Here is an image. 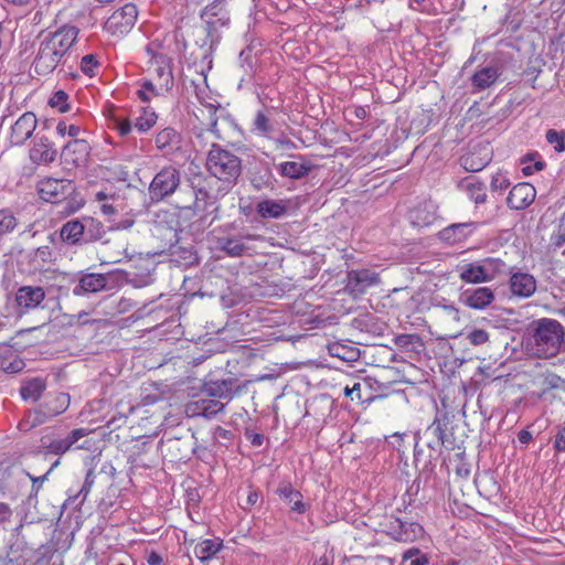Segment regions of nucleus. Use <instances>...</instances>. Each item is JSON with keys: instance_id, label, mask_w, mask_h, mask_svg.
Returning a JSON list of instances; mask_svg holds the SVG:
<instances>
[{"instance_id": "f257e3e1", "label": "nucleus", "mask_w": 565, "mask_h": 565, "mask_svg": "<svg viewBox=\"0 0 565 565\" xmlns=\"http://www.w3.org/2000/svg\"><path fill=\"white\" fill-rule=\"evenodd\" d=\"M79 30L74 25H62L54 32L42 35L33 61L35 73L49 75L68 56Z\"/></svg>"}, {"instance_id": "f03ea898", "label": "nucleus", "mask_w": 565, "mask_h": 565, "mask_svg": "<svg viewBox=\"0 0 565 565\" xmlns=\"http://www.w3.org/2000/svg\"><path fill=\"white\" fill-rule=\"evenodd\" d=\"M526 350L537 359H552L565 351V328L552 318L534 320L526 337Z\"/></svg>"}, {"instance_id": "7ed1b4c3", "label": "nucleus", "mask_w": 565, "mask_h": 565, "mask_svg": "<svg viewBox=\"0 0 565 565\" xmlns=\"http://www.w3.org/2000/svg\"><path fill=\"white\" fill-rule=\"evenodd\" d=\"M87 435L88 430L86 428H75L65 436L57 433L43 435L40 439L38 452L45 457L50 455L62 457L73 449L88 450L92 446L88 440H84L81 444L78 443Z\"/></svg>"}, {"instance_id": "20e7f679", "label": "nucleus", "mask_w": 565, "mask_h": 565, "mask_svg": "<svg viewBox=\"0 0 565 565\" xmlns=\"http://www.w3.org/2000/svg\"><path fill=\"white\" fill-rule=\"evenodd\" d=\"M505 263L497 257H487L478 262L462 263L457 266L459 279L466 284L479 285L494 280L503 273Z\"/></svg>"}, {"instance_id": "39448f33", "label": "nucleus", "mask_w": 565, "mask_h": 565, "mask_svg": "<svg viewBox=\"0 0 565 565\" xmlns=\"http://www.w3.org/2000/svg\"><path fill=\"white\" fill-rule=\"evenodd\" d=\"M206 169L218 180L231 183L239 177L242 162L233 152L213 143L207 154Z\"/></svg>"}, {"instance_id": "423d86ee", "label": "nucleus", "mask_w": 565, "mask_h": 565, "mask_svg": "<svg viewBox=\"0 0 565 565\" xmlns=\"http://www.w3.org/2000/svg\"><path fill=\"white\" fill-rule=\"evenodd\" d=\"M156 150L168 160H182L186 158L185 140L180 131L166 127L153 136Z\"/></svg>"}, {"instance_id": "0eeeda50", "label": "nucleus", "mask_w": 565, "mask_h": 565, "mask_svg": "<svg viewBox=\"0 0 565 565\" xmlns=\"http://www.w3.org/2000/svg\"><path fill=\"white\" fill-rule=\"evenodd\" d=\"M181 180L179 169L173 166L163 167L152 179L149 185L150 198L161 201L172 195L178 189Z\"/></svg>"}, {"instance_id": "6e6552de", "label": "nucleus", "mask_w": 565, "mask_h": 565, "mask_svg": "<svg viewBox=\"0 0 565 565\" xmlns=\"http://www.w3.org/2000/svg\"><path fill=\"white\" fill-rule=\"evenodd\" d=\"M194 201L191 206H186L193 211L203 224L211 225L217 218L218 203L216 198L203 188H192Z\"/></svg>"}, {"instance_id": "1a4fd4ad", "label": "nucleus", "mask_w": 565, "mask_h": 565, "mask_svg": "<svg viewBox=\"0 0 565 565\" xmlns=\"http://www.w3.org/2000/svg\"><path fill=\"white\" fill-rule=\"evenodd\" d=\"M138 18V10L134 3H127L113 14L105 22L104 29L116 36L130 32Z\"/></svg>"}, {"instance_id": "9d476101", "label": "nucleus", "mask_w": 565, "mask_h": 565, "mask_svg": "<svg viewBox=\"0 0 565 565\" xmlns=\"http://www.w3.org/2000/svg\"><path fill=\"white\" fill-rule=\"evenodd\" d=\"M380 281L379 274L371 269H352L347 274L344 289L353 298H359Z\"/></svg>"}, {"instance_id": "9b49d317", "label": "nucleus", "mask_w": 565, "mask_h": 565, "mask_svg": "<svg viewBox=\"0 0 565 565\" xmlns=\"http://www.w3.org/2000/svg\"><path fill=\"white\" fill-rule=\"evenodd\" d=\"M381 386L382 384L377 380L365 376L354 382L352 386L347 385L344 387V395L351 401L370 404L381 396L377 393Z\"/></svg>"}, {"instance_id": "f8f14e48", "label": "nucleus", "mask_w": 565, "mask_h": 565, "mask_svg": "<svg viewBox=\"0 0 565 565\" xmlns=\"http://www.w3.org/2000/svg\"><path fill=\"white\" fill-rule=\"evenodd\" d=\"M73 190L72 182L66 179L47 178L38 184L41 199L51 203L62 202Z\"/></svg>"}, {"instance_id": "ddd939ff", "label": "nucleus", "mask_w": 565, "mask_h": 565, "mask_svg": "<svg viewBox=\"0 0 565 565\" xmlns=\"http://www.w3.org/2000/svg\"><path fill=\"white\" fill-rule=\"evenodd\" d=\"M495 300V294L490 287L468 288L461 291L459 301L472 310H487Z\"/></svg>"}, {"instance_id": "4468645a", "label": "nucleus", "mask_w": 565, "mask_h": 565, "mask_svg": "<svg viewBox=\"0 0 565 565\" xmlns=\"http://www.w3.org/2000/svg\"><path fill=\"white\" fill-rule=\"evenodd\" d=\"M225 404L203 394L185 404V414L188 417L212 418L221 413Z\"/></svg>"}, {"instance_id": "2eb2a0df", "label": "nucleus", "mask_w": 565, "mask_h": 565, "mask_svg": "<svg viewBox=\"0 0 565 565\" xmlns=\"http://www.w3.org/2000/svg\"><path fill=\"white\" fill-rule=\"evenodd\" d=\"M95 482V473L92 469H89L85 476V480L79 488L68 490V497L62 505L60 520L64 516L68 511H73L76 514L79 513L78 508L86 500L88 493L92 490V487Z\"/></svg>"}, {"instance_id": "dca6fc26", "label": "nucleus", "mask_w": 565, "mask_h": 565, "mask_svg": "<svg viewBox=\"0 0 565 565\" xmlns=\"http://www.w3.org/2000/svg\"><path fill=\"white\" fill-rule=\"evenodd\" d=\"M36 117L33 113H24L11 126L9 142L11 146L23 145L36 128Z\"/></svg>"}, {"instance_id": "f3484780", "label": "nucleus", "mask_w": 565, "mask_h": 565, "mask_svg": "<svg viewBox=\"0 0 565 565\" xmlns=\"http://www.w3.org/2000/svg\"><path fill=\"white\" fill-rule=\"evenodd\" d=\"M509 289L511 295L515 298H530L536 291V279L533 275L522 270L511 273Z\"/></svg>"}, {"instance_id": "a211bd4d", "label": "nucleus", "mask_w": 565, "mask_h": 565, "mask_svg": "<svg viewBox=\"0 0 565 565\" xmlns=\"http://www.w3.org/2000/svg\"><path fill=\"white\" fill-rule=\"evenodd\" d=\"M492 160V150L489 145H478L472 151L460 158V164L466 171L478 172L484 169Z\"/></svg>"}, {"instance_id": "6ab92c4d", "label": "nucleus", "mask_w": 565, "mask_h": 565, "mask_svg": "<svg viewBox=\"0 0 565 565\" xmlns=\"http://www.w3.org/2000/svg\"><path fill=\"white\" fill-rule=\"evenodd\" d=\"M535 195L536 190L532 184L521 182L510 190L507 203L512 210H524L533 203Z\"/></svg>"}, {"instance_id": "aec40b11", "label": "nucleus", "mask_w": 565, "mask_h": 565, "mask_svg": "<svg viewBox=\"0 0 565 565\" xmlns=\"http://www.w3.org/2000/svg\"><path fill=\"white\" fill-rule=\"evenodd\" d=\"M45 298V291L38 286L20 287L15 294V301L21 312L38 308Z\"/></svg>"}, {"instance_id": "412c9836", "label": "nucleus", "mask_w": 565, "mask_h": 565, "mask_svg": "<svg viewBox=\"0 0 565 565\" xmlns=\"http://www.w3.org/2000/svg\"><path fill=\"white\" fill-rule=\"evenodd\" d=\"M237 392L236 381L225 379L204 383L202 393L218 401H231Z\"/></svg>"}, {"instance_id": "4be33fe9", "label": "nucleus", "mask_w": 565, "mask_h": 565, "mask_svg": "<svg viewBox=\"0 0 565 565\" xmlns=\"http://www.w3.org/2000/svg\"><path fill=\"white\" fill-rule=\"evenodd\" d=\"M276 493L289 507L290 511L299 514L307 511L308 505L303 502L301 492L295 489L289 481H281Z\"/></svg>"}, {"instance_id": "5701e85b", "label": "nucleus", "mask_w": 565, "mask_h": 565, "mask_svg": "<svg viewBox=\"0 0 565 565\" xmlns=\"http://www.w3.org/2000/svg\"><path fill=\"white\" fill-rule=\"evenodd\" d=\"M475 223L466 222V223H454L438 233V238L448 244L456 245L463 243L473 232Z\"/></svg>"}, {"instance_id": "b1692460", "label": "nucleus", "mask_w": 565, "mask_h": 565, "mask_svg": "<svg viewBox=\"0 0 565 565\" xmlns=\"http://www.w3.org/2000/svg\"><path fill=\"white\" fill-rule=\"evenodd\" d=\"M204 17L206 18L207 36L211 39L210 44L213 45L218 41V28L227 25L230 19L227 13L217 4L207 7L204 11Z\"/></svg>"}, {"instance_id": "393cba45", "label": "nucleus", "mask_w": 565, "mask_h": 565, "mask_svg": "<svg viewBox=\"0 0 565 565\" xmlns=\"http://www.w3.org/2000/svg\"><path fill=\"white\" fill-rule=\"evenodd\" d=\"M107 279L103 274L88 273L83 274L77 285L73 288L75 296H85L103 290L106 287Z\"/></svg>"}, {"instance_id": "a878e982", "label": "nucleus", "mask_w": 565, "mask_h": 565, "mask_svg": "<svg viewBox=\"0 0 565 565\" xmlns=\"http://www.w3.org/2000/svg\"><path fill=\"white\" fill-rule=\"evenodd\" d=\"M90 151L89 143L84 139H73L68 141L62 150V156L66 161L74 166L82 164L88 157Z\"/></svg>"}, {"instance_id": "bb28decb", "label": "nucleus", "mask_w": 565, "mask_h": 565, "mask_svg": "<svg viewBox=\"0 0 565 565\" xmlns=\"http://www.w3.org/2000/svg\"><path fill=\"white\" fill-rule=\"evenodd\" d=\"M437 205L431 201L420 203L409 213L412 224L417 227L431 225L437 220Z\"/></svg>"}, {"instance_id": "cd10ccee", "label": "nucleus", "mask_w": 565, "mask_h": 565, "mask_svg": "<svg viewBox=\"0 0 565 565\" xmlns=\"http://www.w3.org/2000/svg\"><path fill=\"white\" fill-rule=\"evenodd\" d=\"M499 68L493 65L480 66L471 76V85L475 92H482L491 87L499 78Z\"/></svg>"}, {"instance_id": "c85d7f7f", "label": "nucleus", "mask_w": 565, "mask_h": 565, "mask_svg": "<svg viewBox=\"0 0 565 565\" xmlns=\"http://www.w3.org/2000/svg\"><path fill=\"white\" fill-rule=\"evenodd\" d=\"M154 73H156V83L157 87L161 92L170 90L174 85L172 67H171V58L170 57H160V60L154 61Z\"/></svg>"}, {"instance_id": "c756f323", "label": "nucleus", "mask_w": 565, "mask_h": 565, "mask_svg": "<svg viewBox=\"0 0 565 565\" xmlns=\"http://www.w3.org/2000/svg\"><path fill=\"white\" fill-rule=\"evenodd\" d=\"M276 122L264 110H258L250 124V132L257 137L274 139Z\"/></svg>"}, {"instance_id": "7c9ffc66", "label": "nucleus", "mask_w": 565, "mask_h": 565, "mask_svg": "<svg viewBox=\"0 0 565 565\" xmlns=\"http://www.w3.org/2000/svg\"><path fill=\"white\" fill-rule=\"evenodd\" d=\"M24 366V361L11 345L0 344L1 370H3L6 373L15 374L22 371Z\"/></svg>"}, {"instance_id": "2f4dec72", "label": "nucleus", "mask_w": 565, "mask_h": 565, "mask_svg": "<svg viewBox=\"0 0 565 565\" xmlns=\"http://www.w3.org/2000/svg\"><path fill=\"white\" fill-rule=\"evenodd\" d=\"M56 150L47 138H41L30 150V160L35 164L53 162Z\"/></svg>"}, {"instance_id": "473e14b6", "label": "nucleus", "mask_w": 565, "mask_h": 565, "mask_svg": "<svg viewBox=\"0 0 565 565\" xmlns=\"http://www.w3.org/2000/svg\"><path fill=\"white\" fill-rule=\"evenodd\" d=\"M85 227L84 221L71 220L63 224L60 231V236L63 242L70 245L84 244Z\"/></svg>"}, {"instance_id": "72a5a7b5", "label": "nucleus", "mask_w": 565, "mask_h": 565, "mask_svg": "<svg viewBox=\"0 0 565 565\" xmlns=\"http://www.w3.org/2000/svg\"><path fill=\"white\" fill-rule=\"evenodd\" d=\"M275 170L281 178L301 179L310 171V166L306 162L284 161L274 164Z\"/></svg>"}, {"instance_id": "f704fd0d", "label": "nucleus", "mask_w": 565, "mask_h": 565, "mask_svg": "<svg viewBox=\"0 0 565 565\" xmlns=\"http://www.w3.org/2000/svg\"><path fill=\"white\" fill-rule=\"evenodd\" d=\"M257 213L263 218H279L287 212V205L281 200H263L256 206Z\"/></svg>"}, {"instance_id": "c9c22d12", "label": "nucleus", "mask_w": 565, "mask_h": 565, "mask_svg": "<svg viewBox=\"0 0 565 565\" xmlns=\"http://www.w3.org/2000/svg\"><path fill=\"white\" fill-rule=\"evenodd\" d=\"M254 235H246L242 237H220L217 239V246L221 250L225 252L227 255L232 257H237L243 255L246 249V246L243 243V239H254Z\"/></svg>"}, {"instance_id": "e433bc0d", "label": "nucleus", "mask_w": 565, "mask_h": 565, "mask_svg": "<svg viewBox=\"0 0 565 565\" xmlns=\"http://www.w3.org/2000/svg\"><path fill=\"white\" fill-rule=\"evenodd\" d=\"M522 166V173L525 177L533 175L534 173L542 171L546 163L542 159L541 154L536 151L529 152L520 159Z\"/></svg>"}, {"instance_id": "4c0bfd02", "label": "nucleus", "mask_w": 565, "mask_h": 565, "mask_svg": "<svg viewBox=\"0 0 565 565\" xmlns=\"http://www.w3.org/2000/svg\"><path fill=\"white\" fill-rule=\"evenodd\" d=\"M222 540L218 537L204 540L195 545L194 553L201 561L211 559L222 547Z\"/></svg>"}, {"instance_id": "58836bf2", "label": "nucleus", "mask_w": 565, "mask_h": 565, "mask_svg": "<svg viewBox=\"0 0 565 565\" xmlns=\"http://www.w3.org/2000/svg\"><path fill=\"white\" fill-rule=\"evenodd\" d=\"M158 120V115L156 111L150 107H142L140 109V114L138 117H136L134 121V128L140 132L145 134L148 132Z\"/></svg>"}, {"instance_id": "ea45409f", "label": "nucleus", "mask_w": 565, "mask_h": 565, "mask_svg": "<svg viewBox=\"0 0 565 565\" xmlns=\"http://www.w3.org/2000/svg\"><path fill=\"white\" fill-rule=\"evenodd\" d=\"M44 380L36 377L28 381L20 390L21 396L24 401L36 402L45 391Z\"/></svg>"}, {"instance_id": "a19ab883", "label": "nucleus", "mask_w": 565, "mask_h": 565, "mask_svg": "<svg viewBox=\"0 0 565 565\" xmlns=\"http://www.w3.org/2000/svg\"><path fill=\"white\" fill-rule=\"evenodd\" d=\"M84 227V244L102 241L106 234V228L103 223L94 218H85Z\"/></svg>"}, {"instance_id": "79ce46f5", "label": "nucleus", "mask_w": 565, "mask_h": 565, "mask_svg": "<svg viewBox=\"0 0 565 565\" xmlns=\"http://www.w3.org/2000/svg\"><path fill=\"white\" fill-rule=\"evenodd\" d=\"M394 344L403 351H416L423 347L422 338L417 333H401L393 338Z\"/></svg>"}, {"instance_id": "37998d69", "label": "nucleus", "mask_w": 565, "mask_h": 565, "mask_svg": "<svg viewBox=\"0 0 565 565\" xmlns=\"http://www.w3.org/2000/svg\"><path fill=\"white\" fill-rule=\"evenodd\" d=\"M70 405V396L65 393H60L47 403L46 414L50 416H56L64 413Z\"/></svg>"}, {"instance_id": "c03bdc74", "label": "nucleus", "mask_w": 565, "mask_h": 565, "mask_svg": "<svg viewBox=\"0 0 565 565\" xmlns=\"http://www.w3.org/2000/svg\"><path fill=\"white\" fill-rule=\"evenodd\" d=\"M330 352L333 356H337L344 361H355L360 356L358 348L345 347L342 344H334L330 348Z\"/></svg>"}, {"instance_id": "a18cd8bd", "label": "nucleus", "mask_w": 565, "mask_h": 565, "mask_svg": "<svg viewBox=\"0 0 565 565\" xmlns=\"http://www.w3.org/2000/svg\"><path fill=\"white\" fill-rule=\"evenodd\" d=\"M546 141L553 146L554 150L558 153L565 151V131L548 129L545 135Z\"/></svg>"}, {"instance_id": "49530a36", "label": "nucleus", "mask_w": 565, "mask_h": 565, "mask_svg": "<svg viewBox=\"0 0 565 565\" xmlns=\"http://www.w3.org/2000/svg\"><path fill=\"white\" fill-rule=\"evenodd\" d=\"M468 196L476 204H482L487 200L486 185L482 182L469 183L467 185Z\"/></svg>"}, {"instance_id": "de8ad7c7", "label": "nucleus", "mask_w": 565, "mask_h": 565, "mask_svg": "<svg viewBox=\"0 0 565 565\" xmlns=\"http://www.w3.org/2000/svg\"><path fill=\"white\" fill-rule=\"evenodd\" d=\"M206 111L209 113V131L214 134L217 139L221 138L220 130L217 128V116L216 113L220 110V104L215 103H205L204 104Z\"/></svg>"}, {"instance_id": "09e8293b", "label": "nucleus", "mask_w": 565, "mask_h": 565, "mask_svg": "<svg viewBox=\"0 0 565 565\" xmlns=\"http://www.w3.org/2000/svg\"><path fill=\"white\" fill-rule=\"evenodd\" d=\"M81 71L89 76L93 77L96 75V72L99 67V62L97 60V56L94 54H87L82 57L79 63Z\"/></svg>"}, {"instance_id": "8fccbe9b", "label": "nucleus", "mask_w": 565, "mask_h": 565, "mask_svg": "<svg viewBox=\"0 0 565 565\" xmlns=\"http://www.w3.org/2000/svg\"><path fill=\"white\" fill-rule=\"evenodd\" d=\"M68 98V95L64 90H57L50 98L49 105L60 113H66L70 110Z\"/></svg>"}, {"instance_id": "3c124183", "label": "nucleus", "mask_w": 565, "mask_h": 565, "mask_svg": "<svg viewBox=\"0 0 565 565\" xmlns=\"http://www.w3.org/2000/svg\"><path fill=\"white\" fill-rule=\"evenodd\" d=\"M110 127L116 130L119 136L125 137L131 132L134 126L128 118L113 116L110 118Z\"/></svg>"}, {"instance_id": "603ef678", "label": "nucleus", "mask_w": 565, "mask_h": 565, "mask_svg": "<svg viewBox=\"0 0 565 565\" xmlns=\"http://www.w3.org/2000/svg\"><path fill=\"white\" fill-rule=\"evenodd\" d=\"M17 226L13 214L7 210L0 211V236L11 233Z\"/></svg>"}, {"instance_id": "864d4df0", "label": "nucleus", "mask_w": 565, "mask_h": 565, "mask_svg": "<svg viewBox=\"0 0 565 565\" xmlns=\"http://www.w3.org/2000/svg\"><path fill=\"white\" fill-rule=\"evenodd\" d=\"M466 339L471 345H482L489 341V333L483 329L475 328L467 332Z\"/></svg>"}, {"instance_id": "5fc2aeb1", "label": "nucleus", "mask_w": 565, "mask_h": 565, "mask_svg": "<svg viewBox=\"0 0 565 565\" xmlns=\"http://www.w3.org/2000/svg\"><path fill=\"white\" fill-rule=\"evenodd\" d=\"M160 92L161 90L157 87V83L153 84L151 81H145L137 90V95L142 102H149L151 96L158 95Z\"/></svg>"}, {"instance_id": "6e6d98bb", "label": "nucleus", "mask_w": 565, "mask_h": 565, "mask_svg": "<svg viewBox=\"0 0 565 565\" xmlns=\"http://www.w3.org/2000/svg\"><path fill=\"white\" fill-rule=\"evenodd\" d=\"M81 132V127L74 124H67L64 120H61L56 125V134L61 137L70 136L74 139H77V136Z\"/></svg>"}, {"instance_id": "4d7b16f0", "label": "nucleus", "mask_w": 565, "mask_h": 565, "mask_svg": "<svg viewBox=\"0 0 565 565\" xmlns=\"http://www.w3.org/2000/svg\"><path fill=\"white\" fill-rule=\"evenodd\" d=\"M510 185V180L503 172H497L492 175L490 188L492 191L502 192L507 190Z\"/></svg>"}, {"instance_id": "13d9d810", "label": "nucleus", "mask_w": 565, "mask_h": 565, "mask_svg": "<svg viewBox=\"0 0 565 565\" xmlns=\"http://www.w3.org/2000/svg\"><path fill=\"white\" fill-rule=\"evenodd\" d=\"M162 42L159 39L150 41L146 46V52L150 56L151 61H158L160 57H168L161 53Z\"/></svg>"}, {"instance_id": "bf43d9fd", "label": "nucleus", "mask_w": 565, "mask_h": 565, "mask_svg": "<svg viewBox=\"0 0 565 565\" xmlns=\"http://www.w3.org/2000/svg\"><path fill=\"white\" fill-rule=\"evenodd\" d=\"M553 448L556 452H565V425L556 426L554 435Z\"/></svg>"}, {"instance_id": "052dcab7", "label": "nucleus", "mask_w": 565, "mask_h": 565, "mask_svg": "<svg viewBox=\"0 0 565 565\" xmlns=\"http://www.w3.org/2000/svg\"><path fill=\"white\" fill-rule=\"evenodd\" d=\"M244 436L254 447H260L265 440V436L263 434L254 431L249 428L245 429Z\"/></svg>"}, {"instance_id": "680f3d73", "label": "nucleus", "mask_w": 565, "mask_h": 565, "mask_svg": "<svg viewBox=\"0 0 565 565\" xmlns=\"http://www.w3.org/2000/svg\"><path fill=\"white\" fill-rule=\"evenodd\" d=\"M259 498H260L259 491L257 489H255L254 487L249 486L247 497L242 507L244 509H249L258 502Z\"/></svg>"}, {"instance_id": "e2e57ef3", "label": "nucleus", "mask_w": 565, "mask_h": 565, "mask_svg": "<svg viewBox=\"0 0 565 565\" xmlns=\"http://www.w3.org/2000/svg\"><path fill=\"white\" fill-rule=\"evenodd\" d=\"M420 489V480L415 479L412 484L407 488L404 497L408 498V503H412L414 501V498L418 494Z\"/></svg>"}, {"instance_id": "0e129e2a", "label": "nucleus", "mask_w": 565, "mask_h": 565, "mask_svg": "<svg viewBox=\"0 0 565 565\" xmlns=\"http://www.w3.org/2000/svg\"><path fill=\"white\" fill-rule=\"evenodd\" d=\"M350 111L353 114V116L358 119H365L369 115V110L365 106H360V105H356V106H352L350 108Z\"/></svg>"}, {"instance_id": "69168bd1", "label": "nucleus", "mask_w": 565, "mask_h": 565, "mask_svg": "<svg viewBox=\"0 0 565 565\" xmlns=\"http://www.w3.org/2000/svg\"><path fill=\"white\" fill-rule=\"evenodd\" d=\"M12 511L7 503H0V525L10 520Z\"/></svg>"}, {"instance_id": "338daca9", "label": "nucleus", "mask_w": 565, "mask_h": 565, "mask_svg": "<svg viewBox=\"0 0 565 565\" xmlns=\"http://www.w3.org/2000/svg\"><path fill=\"white\" fill-rule=\"evenodd\" d=\"M518 440L521 445H527L533 440V435L527 429H521L518 433Z\"/></svg>"}, {"instance_id": "774afa93", "label": "nucleus", "mask_w": 565, "mask_h": 565, "mask_svg": "<svg viewBox=\"0 0 565 565\" xmlns=\"http://www.w3.org/2000/svg\"><path fill=\"white\" fill-rule=\"evenodd\" d=\"M551 239H552V244L556 248H561L562 246L565 245V232L558 231V233H555L552 235Z\"/></svg>"}]
</instances>
